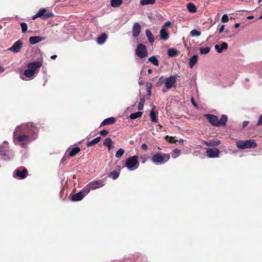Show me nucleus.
Segmentation results:
<instances>
[{
	"instance_id": "obj_1",
	"label": "nucleus",
	"mask_w": 262,
	"mask_h": 262,
	"mask_svg": "<svg viewBox=\"0 0 262 262\" xmlns=\"http://www.w3.org/2000/svg\"><path fill=\"white\" fill-rule=\"evenodd\" d=\"M38 129L31 122L17 126L13 132V142L21 148H26L38 137Z\"/></svg>"
},
{
	"instance_id": "obj_2",
	"label": "nucleus",
	"mask_w": 262,
	"mask_h": 262,
	"mask_svg": "<svg viewBox=\"0 0 262 262\" xmlns=\"http://www.w3.org/2000/svg\"><path fill=\"white\" fill-rule=\"evenodd\" d=\"M8 148V142L7 141L3 142V145H0V155L3 156V159L6 161L12 160L14 156L13 152L9 150Z\"/></svg>"
},
{
	"instance_id": "obj_3",
	"label": "nucleus",
	"mask_w": 262,
	"mask_h": 262,
	"mask_svg": "<svg viewBox=\"0 0 262 262\" xmlns=\"http://www.w3.org/2000/svg\"><path fill=\"white\" fill-rule=\"evenodd\" d=\"M170 156L168 154L157 153L151 157V161L155 165H162L170 159Z\"/></svg>"
},
{
	"instance_id": "obj_4",
	"label": "nucleus",
	"mask_w": 262,
	"mask_h": 262,
	"mask_svg": "<svg viewBox=\"0 0 262 262\" xmlns=\"http://www.w3.org/2000/svg\"><path fill=\"white\" fill-rule=\"evenodd\" d=\"M236 146L241 149L247 148H254L257 147V144L253 139L247 140H239L236 142Z\"/></svg>"
},
{
	"instance_id": "obj_5",
	"label": "nucleus",
	"mask_w": 262,
	"mask_h": 262,
	"mask_svg": "<svg viewBox=\"0 0 262 262\" xmlns=\"http://www.w3.org/2000/svg\"><path fill=\"white\" fill-rule=\"evenodd\" d=\"M138 159V157L137 156H133L128 158L126 160L125 166L126 167L129 171L135 170L139 166Z\"/></svg>"
},
{
	"instance_id": "obj_6",
	"label": "nucleus",
	"mask_w": 262,
	"mask_h": 262,
	"mask_svg": "<svg viewBox=\"0 0 262 262\" xmlns=\"http://www.w3.org/2000/svg\"><path fill=\"white\" fill-rule=\"evenodd\" d=\"M54 16V14L45 8H41L39 10L38 12L32 17V19H35L37 17H40L43 19H47Z\"/></svg>"
},
{
	"instance_id": "obj_7",
	"label": "nucleus",
	"mask_w": 262,
	"mask_h": 262,
	"mask_svg": "<svg viewBox=\"0 0 262 262\" xmlns=\"http://www.w3.org/2000/svg\"><path fill=\"white\" fill-rule=\"evenodd\" d=\"M136 55L140 58H144L147 56L148 52L146 46L143 43H139L135 50Z\"/></svg>"
},
{
	"instance_id": "obj_8",
	"label": "nucleus",
	"mask_w": 262,
	"mask_h": 262,
	"mask_svg": "<svg viewBox=\"0 0 262 262\" xmlns=\"http://www.w3.org/2000/svg\"><path fill=\"white\" fill-rule=\"evenodd\" d=\"M178 77H179V76L178 74H176L165 78L164 79L165 88L167 89H170L173 87H176L177 79Z\"/></svg>"
},
{
	"instance_id": "obj_9",
	"label": "nucleus",
	"mask_w": 262,
	"mask_h": 262,
	"mask_svg": "<svg viewBox=\"0 0 262 262\" xmlns=\"http://www.w3.org/2000/svg\"><path fill=\"white\" fill-rule=\"evenodd\" d=\"M27 172L28 171L26 168L20 167L14 170L13 172V177L20 179H24L27 177Z\"/></svg>"
},
{
	"instance_id": "obj_10",
	"label": "nucleus",
	"mask_w": 262,
	"mask_h": 262,
	"mask_svg": "<svg viewBox=\"0 0 262 262\" xmlns=\"http://www.w3.org/2000/svg\"><path fill=\"white\" fill-rule=\"evenodd\" d=\"M23 42L21 40L19 39L15 41L13 45L8 48V50L14 53H18L22 48Z\"/></svg>"
},
{
	"instance_id": "obj_11",
	"label": "nucleus",
	"mask_w": 262,
	"mask_h": 262,
	"mask_svg": "<svg viewBox=\"0 0 262 262\" xmlns=\"http://www.w3.org/2000/svg\"><path fill=\"white\" fill-rule=\"evenodd\" d=\"M105 184V180L102 179L98 181H93L89 183V186L92 190H95L101 188Z\"/></svg>"
},
{
	"instance_id": "obj_12",
	"label": "nucleus",
	"mask_w": 262,
	"mask_h": 262,
	"mask_svg": "<svg viewBox=\"0 0 262 262\" xmlns=\"http://www.w3.org/2000/svg\"><path fill=\"white\" fill-rule=\"evenodd\" d=\"M205 117L208 120L209 123L214 126H219L218 117L214 115L205 114Z\"/></svg>"
},
{
	"instance_id": "obj_13",
	"label": "nucleus",
	"mask_w": 262,
	"mask_h": 262,
	"mask_svg": "<svg viewBox=\"0 0 262 262\" xmlns=\"http://www.w3.org/2000/svg\"><path fill=\"white\" fill-rule=\"evenodd\" d=\"M220 150L216 148H208L206 150V154L209 158H217L220 155Z\"/></svg>"
},
{
	"instance_id": "obj_14",
	"label": "nucleus",
	"mask_w": 262,
	"mask_h": 262,
	"mask_svg": "<svg viewBox=\"0 0 262 262\" xmlns=\"http://www.w3.org/2000/svg\"><path fill=\"white\" fill-rule=\"evenodd\" d=\"M42 64L41 61H36L32 62H29L27 64V68H29L31 71L35 73V70L39 68Z\"/></svg>"
},
{
	"instance_id": "obj_15",
	"label": "nucleus",
	"mask_w": 262,
	"mask_h": 262,
	"mask_svg": "<svg viewBox=\"0 0 262 262\" xmlns=\"http://www.w3.org/2000/svg\"><path fill=\"white\" fill-rule=\"evenodd\" d=\"M35 73H34L33 71H31L29 68H27V69L25 70L24 72V77L23 76H21L20 78L23 80H28L32 79L34 76H35Z\"/></svg>"
},
{
	"instance_id": "obj_16",
	"label": "nucleus",
	"mask_w": 262,
	"mask_h": 262,
	"mask_svg": "<svg viewBox=\"0 0 262 262\" xmlns=\"http://www.w3.org/2000/svg\"><path fill=\"white\" fill-rule=\"evenodd\" d=\"M141 25L139 23H135L133 27L132 34L134 37H137L141 32Z\"/></svg>"
},
{
	"instance_id": "obj_17",
	"label": "nucleus",
	"mask_w": 262,
	"mask_h": 262,
	"mask_svg": "<svg viewBox=\"0 0 262 262\" xmlns=\"http://www.w3.org/2000/svg\"><path fill=\"white\" fill-rule=\"evenodd\" d=\"M84 196L82 191L74 194L71 197V200L73 202H77L81 200Z\"/></svg>"
},
{
	"instance_id": "obj_18",
	"label": "nucleus",
	"mask_w": 262,
	"mask_h": 262,
	"mask_svg": "<svg viewBox=\"0 0 262 262\" xmlns=\"http://www.w3.org/2000/svg\"><path fill=\"white\" fill-rule=\"evenodd\" d=\"M45 39L44 37L41 36H31L29 38V42L31 45H35Z\"/></svg>"
},
{
	"instance_id": "obj_19",
	"label": "nucleus",
	"mask_w": 262,
	"mask_h": 262,
	"mask_svg": "<svg viewBox=\"0 0 262 262\" xmlns=\"http://www.w3.org/2000/svg\"><path fill=\"white\" fill-rule=\"evenodd\" d=\"M116 121V119L114 117H110L104 119L100 124V127L104 125L113 124Z\"/></svg>"
},
{
	"instance_id": "obj_20",
	"label": "nucleus",
	"mask_w": 262,
	"mask_h": 262,
	"mask_svg": "<svg viewBox=\"0 0 262 262\" xmlns=\"http://www.w3.org/2000/svg\"><path fill=\"white\" fill-rule=\"evenodd\" d=\"M228 46L227 43L223 42L221 43V46L219 45H215L214 48L219 53H221L224 50L227 49L228 48Z\"/></svg>"
},
{
	"instance_id": "obj_21",
	"label": "nucleus",
	"mask_w": 262,
	"mask_h": 262,
	"mask_svg": "<svg viewBox=\"0 0 262 262\" xmlns=\"http://www.w3.org/2000/svg\"><path fill=\"white\" fill-rule=\"evenodd\" d=\"M160 36L162 40L165 41L169 38V34L166 31V29L162 28L160 31Z\"/></svg>"
},
{
	"instance_id": "obj_22",
	"label": "nucleus",
	"mask_w": 262,
	"mask_h": 262,
	"mask_svg": "<svg viewBox=\"0 0 262 262\" xmlns=\"http://www.w3.org/2000/svg\"><path fill=\"white\" fill-rule=\"evenodd\" d=\"M107 35L105 33H102L101 35L98 37L97 39V42L99 45L103 44L106 40Z\"/></svg>"
},
{
	"instance_id": "obj_23",
	"label": "nucleus",
	"mask_w": 262,
	"mask_h": 262,
	"mask_svg": "<svg viewBox=\"0 0 262 262\" xmlns=\"http://www.w3.org/2000/svg\"><path fill=\"white\" fill-rule=\"evenodd\" d=\"M198 60V56L197 55H193L189 60V66L190 68H192Z\"/></svg>"
},
{
	"instance_id": "obj_24",
	"label": "nucleus",
	"mask_w": 262,
	"mask_h": 262,
	"mask_svg": "<svg viewBox=\"0 0 262 262\" xmlns=\"http://www.w3.org/2000/svg\"><path fill=\"white\" fill-rule=\"evenodd\" d=\"M145 35L148 38V41L152 43L155 41V38L149 29H146L145 31Z\"/></svg>"
},
{
	"instance_id": "obj_25",
	"label": "nucleus",
	"mask_w": 262,
	"mask_h": 262,
	"mask_svg": "<svg viewBox=\"0 0 262 262\" xmlns=\"http://www.w3.org/2000/svg\"><path fill=\"white\" fill-rule=\"evenodd\" d=\"M204 144L209 146H214L219 145L220 144L219 140H210L209 141H204Z\"/></svg>"
},
{
	"instance_id": "obj_26",
	"label": "nucleus",
	"mask_w": 262,
	"mask_h": 262,
	"mask_svg": "<svg viewBox=\"0 0 262 262\" xmlns=\"http://www.w3.org/2000/svg\"><path fill=\"white\" fill-rule=\"evenodd\" d=\"M179 52L174 48L169 49L168 50V56L170 57H174L178 55Z\"/></svg>"
},
{
	"instance_id": "obj_27",
	"label": "nucleus",
	"mask_w": 262,
	"mask_h": 262,
	"mask_svg": "<svg viewBox=\"0 0 262 262\" xmlns=\"http://www.w3.org/2000/svg\"><path fill=\"white\" fill-rule=\"evenodd\" d=\"M101 137L100 136L97 137L95 138V139H93L92 141L88 142L86 143V146L88 147L92 146L95 144H96L99 142L100 141Z\"/></svg>"
},
{
	"instance_id": "obj_28",
	"label": "nucleus",
	"mask_w": 262,
	"mask_h": 262,
	"mask_svg": "<svg viewBox=\"0 0 262 262\" xmlns=\"http://www.w3.org/2000/svg\"><path fill=\"white\" fill-rule=\"evenodd\" d=\"M187 8L190 13H194L197 11L196 7L192 3H189L187 5Z\"/></svg>"
},
{
	"instance_id": "obj_29",
	"label": "nucleus",
	"mask_w": 262,
	"mask_h": 262,
	"mask_svg": "<svg viewBox=\"0 0 262 262\" xmlns=\"http://www.w3.org/2000/svg\"><path fill=\"white\" fill-rule=\"evenodd\" d=\"M122 3L123 0H111V5L114 8L120 7Z\"/></svg>"
},
{
	"instance_id": "obj_30",
	"label": "nucleus",
	"mask_w": 262,
	"mask_h": 262,
	"mask_svg": "<svg viewBox=\"0 0 262 262\" xmlns=\"http://www.w3.org/2000/svg\"><path fill=\"white\" fill-rule=\"evenodd\" d=\"M227 116L225 115H223L220 119L219 120V126H221L222 125H225L226 124V123H227Z\"/></svg>"
},
{
	"instance_id": "obj_31",
	"label": "nucleus",
	"mask_w": 262,
	"mask_h": 262,
	"mask_svg": "<svg viewBox=\"0 0 262 262\" xmlns=\"http://www.w3.org/2000/svg\"><path fill=\"white\" fill-rule=\"evenodd\" d=\"M80 150V148L79 147H76L73 148L69 152V156L70 157H73L78 153Z\"/></svg>"
},
{
	"instance_id": "obj_32",
	"label": "nucleus",
	"mask_w": 262,
	"mask_h": 262,
	"mask_svg": "<svg viewBox=\"0 0 262 262\" xmlns=\"http://www.w3.org/2000/svg\"><path fill=\"white\" fill-rule=\"evenodd\" d=\"M148 61L151 62L154 66H159V61L157 59V58L155 56H152L149 57L148 59Z\"/></svg>"
},
{
	"instance_id": "obj_33",
	"label": "nucleus",
	"mask_w": 262,
	"mask_h": 262,
	"mask_svg": "<svg viewBox=\"0 0 262 262\" xmlns=\"http://www.w3.org/2000/svg\"><path fill=\"white\" fill-rule=\"evenodd\" d=\"M155 2V0H141L140 4L141 5L144 6L146 5H153Z\"/></svg>"
},
{
	"instance_id": "obj_34",
	"label": "nucleus",
	"mask_w": 262,
	"mask_h": 262,
	"mask_svg": "<svg viewBox=\"0 0 262 262\" xmlns=\"http://www.w3.org/2000/svg\"><path fill=\"white\" fill-rule=\"evenodd\" d=\"M120 173L117 171H113L111 172L109 174L108 177L112 178L113 180H116L119 176Z\"/></svg>"
},
{
	"instance_id": "obj_35",
	"label": "nucleus",
	"mask_w": 262,
	"mask_h": 262,
	"mask_svg": "<svg viewBox=\"0 0 262 262\" xmlns=\"http://www.w3.org/2000/svg\"><path fill=\"white\" fill-rule=\"evenodd\" d=\"M149 115H150V117L151 119V121L152 122H158L156 114L155 112H154V111L153 110V109L152 110H151V111L150 112Z\"/></svg>"
},
{
	"instance_id": "obj_36",
	"label": "nucleus",
	"mask_w": 262,
	"mask_h": 262,
	"mask_svg": "<svg viewBox=\"0 0 262 262\" xmlns=\"http://www.w3.org/2000/svg\"><path fill=\"white\" fill-rule=\"evenodd\" d=\"M142 113L141 112H137L134 113H132L130 115V118L134 120L141 116Z\"/></svg>"
},
{
	"instance_id": "obj_37",
	"label": "nucleus",
	"mask_w": 262,
	"mask_h": 262,
	"mask_svg": "<svg viewBox=\"0 0 262 262\" xmlns=\"http://www.w3.org/2000/svg\"><path fill=\"white\" fill-rule=\"evenodd\" d=\"M144 102H145L144 98L143 97H140V102H139L138 107V110L139 111H142L143 109Z\"/></svg>"
},
{
	"instance_id": "obj_38",
	"label": "nucleus",
	"mask_w": 262,
	"mask_h": 262,
	"mask_svg": "<svg viewBox=\"0 0 262 262\" xmlns=\"http://www.w3.org/2000/svg\"><path fill=\"white\" fill-rule=\"evenodd\" d=\"M125 150L123 148L119 149L115 154V157L117 158H119L122 156V155L124 154Z\"/></svg>"
},
{
	"instance_id": "obj_39",
	"label": "nucleus",
	"mask_w": 262,
	"mask_h": 262,
	"mask_svg": "<svg viewBox=\"0 0 262 262\" xmlns=\"http://www.w3.org/2000/svg\"><path fill=\"white\" fill-rule=\"evenodd\" d=\"M210 50V49L209 47L200 48V54L202 55L208 54Z\"/></svg>"
},
{
	"instance_id": "obj_40",
	"label": "nucleus",
	"mask_w": 262,
	"mask_h": 262,
	"mask_svg": "<svg viewBox=\"0 0 262 262\" xmlns=\"http://www.w3.org/2000/svg\"><path fill=\"white\" fill-rule=\"evenodd\" d=\"M180 150L178 149H174L172 150V152L171 153V157L173 159H176L177 158L180 153Z\"/></svg>"
},
{
	"instance_id": "obj_41",
	"label": "nucleus",
	"mask_w": 262,
	"mask_h": 262,
	"mask_svg": "<svg viewBox=\"0 0 262 262\" xmlns=\"http://www.w3.org/2000/svg\"><path fill=\"white\" fill-rule=\"evenodd\" d=\"M111 144H113L112 139L109 137L106 138L103 142V145L107 146Z\"/></svg>"
},
{
	"instance_id": "obj_42",
	"label": "nucleus",
	"mask_w": 262,
	"mask_h": 262,
	"mask_svg": "<svg viewBox=\"0 0 262 262\" xmlns=\"http://www.w3.org/2000/svg\"><path fill=\"white\" fill-rule=\"evenodd\" d=\"M201 34V32L196 29H193L190 32V35L192 36H199Z\"/></svg>"
},
{
	"instance_id": "obj_43",
	"label": "nucleus",
	"mask_w": 262,
	"mask_h": 262,
	"mask_svg": "<svg viewBox=\"0 0 262 262\" xmlns=\"http://www.w3.org/2000/svg\"><path fill=\"white\" fill-rule=\"evenodd\" d=\"M20 26L21 28V31L23 33H25L28 29L27 24L26 23H20Z\"/></svg>"
},
{
	"instance_id": "obj_44",
	"label": "nucleus",
	"mask_w": 262,
	"mask_h": 262,
	"mask_svg": "<svg viewBox=\"0 0 262 262\" xmlns=\"http://www.w3.org/2000/svg\"><path fill=\"white\" fill-rule=\"evenodd\" d=\"M92 190L91 188L89 186V184L86 186V187H84L81 191L83 192V194H84V196L88 194L90 191Z\"/></svg>"
},
{
	"instance_id": "obj_45",
	"label": "nucleus",
	"mask_w": 262,
	"mask_h": 262,
	"mask_svg": "<svg viewBox=\"0 0 262 262\" xmlns=\"http://www.w3.org/2000/svg\"><path fill=\"white\" fill-rule=\"evenodd\" d=\"M229 20L228 16L227 14H224L222 17V22L226 23Z\"/></svg>"
},
{
	"instance_id": "obj_46",
	"label": "nucleus",
	"mask_w": 262,
	"mask_h": 262,
	"mask_svg": "<svg viewBox=\"0 0 262 262\" xmlns=\"http://www.w3.org/2000/svg\"><path fill=\"white\" fill-rule=\"evenodd\" d=\"M108 133V130H106V129H103L102 130H101L99 133V134L102 136H105L106 135H107Z\"/></svg>"
},
{
	"instance_id": "obj_47",
	"label": "nucleus",
	"mask_w": 262,
	"mask_h": 262,
	"mask_svg": "<svg viewBox=\"0 0 262 262\" xmlns=\"http://www.w3.org/2000/svg\"><path fill=\"white\" fill-rule=\"evenodd\" d=\"M166 138H169V142L170 143H175L177 141L174 137H169L168 136H167Z\"/></svg>"
},
{
	"instance_id": "obj_48",
	"label": "nucleus",
	"mask_w": 262,
	"mask_h": 262,
	"mask_svg": "<svg viewBox=\"0 0 262 262\" xmlns=\"http://www.w3.org/2000/svg\"><path fill=\"white\" fill-rule=\"evenodd\" d=\"M171 23L170 21H166L162 26V28H166L171 26Z\"/></svg>"
},
{
	"instance_id": "obj_49",
	"label": "nucleus",
	"mask_w": 262,
	"mask_h": 262,
	"mask_svg": "<svg viewBox=\"0 0 262 262\" xmlns=\"http://www.w3.org/2000/svg\"><path fill=\"white\" fill-rule=\"evenodd\" d=\"M262 124V114L260 116L257 123V126H260Z\"/></svg>"
},
{
	"instance_id": "obj_50",
	"label": "nucleus",
	"mask_w": 262,
	"mask_h": 262,
	"mask_svg": "<svg viewBox=\"0 0 262 262\" xmlns=\"http://www.w3.org/2000/svg\"><path fill=\"white\" fill-rule=\"evenodd\" d=\"M191 102L192 104H193L195 107H198L197 104H196V102H195L194 99H193V97H192V98H191Z\"/></svg>"
},
{
	"instance_id": "obj_51",
	"label": "nucleus",
	"mask_w": 262,
	"mask_h": 262,
	"mask_svg": "<svg viewBox=\"0 0 262 262\" xmlns=\"http://www.w3.org/2000/svg\"><path fill=\"white\" fill-rule=\"evenodd\" d=\"M225 26L224 25H222L219 30V33H221L224 30Z\"/></svg>"
},
{
	"instance_id": "obj_52",
	"label": "nucleus",
	"mask_w": 262,
	"mask_h": 262,
	"mask_svg": "<svg viewBox=\"0 0 262 262\" xmlns=\"http://www.w3.org/2000/svg\"><path fill=\"white\" fill-rule=\"evenodd\" d=\"M141 147L144 150L147 149V145L145 143L142 144L141 145Z\"/></svg>"
},
{
	"instance_id": "obj_53",
	"label": "nucleus",
	"mask_w": 262,
	"mask_h": 262,
	"mask_svg": "<svg viewBox=\"0 0 262 262\" xmlns=\"http://www.w3.org/2000/svg\"><path fill=\"white\" fill-rule=\"evenodd\" d=\"M249 123V122L247 121H245L243 122V127H245L247 126V125Z\"/></svg>"
},
{
	"instance_id": "obj_54",
	"label": "nucleus",
	"mask_w": 262,
	"mask_h": 262,
	"mask_svg": "<svg viewBox=\"0 0 262 262\" xmlns=\"http://www.w3.org/2000/svg\"><path fill=\"white\" fill-rule=\"evenodd\" d=\"M140 159L142 160V163H144L146 161V159L145 157L141 156Z\"/></svg>"
},
{
	"instance_id": "obj_55",
	"label": "nucleus",
	"mask_w": 262,
	"mask_h": 262,
	"mask_svg": "<svg viewBox=\"0 0 262 262\" xmlns=\"http://www.w3.org/2000/svg\"><path fill=\"white\" fill-rule=\"evenodd\" d=\"M4 71H5V69L3 67L0 66V73H2Z\"/></svg>"
},
{
	"instance_id": "obj_56",
	"label": "nucleus",
	"mask_w": 262,
	"mask_h": 262,
	"mask_svg": "<svg viewBox=\"0 0 262 262\" xmlns=\"http://www.w3.org/2000/svg\"><path fill=\"white\" fill-rule=\"evenodd\" d=\"M108 150H110L113 147V144L110 145L109 146H107Z\"/></svg>"
},
{
	"instance_id": "obj_57",
	"label": "nucleus",
	"mask_w": 262,
	"mask_h": 262,
	"mask_svg": "<svg viewBox=\"0 0 262 262\" xmlns=\"http://www.w3.org/2000/svg\"><path fill=\"white\" fill-rule=\"evenodd\" d=\"M57 57V56L56 55H53L51 56V58L52 59H55Z\"/></svg>"
},
{
	"instance_id": "obj_58",
	"label": "nucleus",
	"mask_w": 262,
	"mask_h": 262,
	"mask_svg": "<svg viewBox=\"0 0 262 262\" xmlns=\"http://www.w3.org/2000/svg\"><path fill=\"white\" fill-rule=\"evenodd\" d=\"M240 26V24L239 23H236L235 25H234V27L235 28H237L239 27Z\"/></svg>"
},
{
	"instance_id": "obj_59",
	"label": "nucleus",
	"mask_w": 262,
	"mask_h": 262,
	"mask_svg": "<svg viewBox=\"0 0 262 262\" xmlns=\"http://www.w3.org/2000/svg\"><path fill=\"white\" fill-rule=\"evenodd\" d=\"M254 18V16L251 15L247 17V18L249 19H251Z\"/></svg>"
},
{
	"instance_id": "obj_60",
	"label": "nucleus",
	"mask_w": 262,
	"mask_h": 262,
	"mask_svg": "<svg viewBox=\"0 0 262 262\" xmlns=\"http://www.w3.org/2000/svg\"><path fill=\"white\" fill-rule=\"evenodd\" d=\"M168 89H167L166 88L165 89H163L162 90V92H163V93H165L166 92H167V91L168 90Z\"/></svg>"
},
{
	"instance_id": "obj_61",
	"label": "nucleus",
	"mask_w": 262,
	"mask_h": 262,
	"mask_svg": "<svg viewBox=\"0 0 262 262\" xmlns=\"http://www.w3.org/2000/svg\"><path fill=\"white\" fill-rule=\"evenodd\" d=\"M179 142L180 143H183L184 142V140L183 139H180Z\"/></svg>"
},
{
	"instance_id": "obj_62",
	"label": "nucleus",
	"mask_w": 262,
	"mask_h": 262,
	"mask_svg": "<svg viewBox=\"0 0 262 262\" xmlns=\"http://www.w3.org/2000/svg\"><path fill=\"white\" fill-rule=\"evenodd\" d=\"M152 69H149L148 70V73L149 74H151V73H152Z\"/></svg>"
},
{
	"instance_id": "obj_63",
	"label": "nucleus",
	"mask_w": 262,
	"mask_h": 262,
	"mask_svg": "<svg viewBox=\"0 0 262 262\" xmlns=\"http://www.w3.org/2000/svg\"><path fill=\"white\" fill-rule=\"evenodd\" d=\"M148 94L150 95V94H151V91H150V88H149L148 89Z\"/></svg>"
},
{
	"instance_id": "obj_64",
	"label": "nucleus",
	"mask_w": 262,
	"mask_h": 262,
	"mask_svg": "<svg viewBox=\"0 0 262 262\" xmlns=\"http://www.w3.org/2000/svg\"><path fill=\"white\" fill-rule=\"evenodd\" d=\"M139 85H143V81H139Z\"/></svg>"
}]
</instances>
